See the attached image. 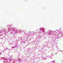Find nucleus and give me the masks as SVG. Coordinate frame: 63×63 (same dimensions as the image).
I'll return each mask as SVG.
<instances>
[{"mask_svg": "<svg viewBox=\"0 0 63 63\" xmlns=\"http://www.w3.org/2000/svg\"><path fill=\"white\" fill-rule=\"evenodd\" d=\"M43 35H44V34H43Z\"/></svg>", "mask_w": 63, "mask_h": 63, "instance_id": "33", "label": "nucleus"}, {"mask_svg": "<svg viewBox=\"0 0 63 63\" xmlns=\"http://www.w3.org/2000/svg\"><path fill=\"white\" fill-rule=\"evenodd\" d=\"M3 34H4L5 35L6 33H8V30L7 29H3L1 31H0V33H3Z\"/></svg>", "mask_w": 63, "mask_h": 63, "instance_id": "4", "label": "nucleus"}, {"mask_svg": "<svg viewBox=\"0 0 63 63\" xmlns=\"http://www.w3.org/2000/svg\"><path fill=\"white\" fill-rule=\"evenodd\" d=\"M36 34V33L35 32H31V33H30V36H33V35H35V34Z\"/></svg>", "mask_w": 63, "mask_h": 63, "instance_id": "9", "label": "nucleus"}, {"mask_svg": "<svg viewBox=\"0 0 63 63\" xmlns=\"http://www.w3.org/2000/svg\"><path fill=\"white\" fill-rule=\"evenodd\" d=\"M41 58H42V59H43V60H45V59H47L46 58V57H45V58H44V57H43V56H41Z\"/></svg>", "mask_w": 63, "mask_h": 63, "instance_id": "14", "label": "nucleus"}, {"mask_svg": "<svg viewBox=\"0 0 63 63\" xmlns=\"http://www.w3.org/2000/svg\"><path fill=\"white\" fill-rule=\"evenodd\" d=\"M12 34V35H13V38H15V35L16 34Z\"/></svg>", "mask_w": 63, "mask_h": 63, "instance_id": "15", "label": "nucleus"}, {"mask_svg": "<svg viewBox=\"0 0 63 63\" xmlns=\"http://www.w3.org/2000/svg\"><path fill=\"white\" fill-rule=\"evenodd\" d=\"M48 48H49V47H48Z\"/></svg>", "mask_w": 63, "mask_h": 63, "instance_id": "32", "label": "nucleus"}, {"mask_svg": "<svg viewBox=\"0 0 63 63\" xmlns=\"http://www.w3.org/2000/svg\"><path fill=\"white\" fill-rule=\"evenodd\" d=\"M56 50H57V51L58 52H59V51H60V50H59V49H58V48H57V49Z\"/></svg>", "mask_w": 63, "mask_h": 63, "instance_id": "22", "label": "nucleus"}, {"mask_svg": "<svg viewBox=\"0 0 63 63\" xmlns=\"http://www.w3.org/2000/svg\"><path fill=\"white\" fill-rule=\"evenodd\" d=\"M42 52H44V51H43V50H42Z\"/></svg>", "mask_w": 63, "mask_h": 63, "instance_id": "28", "label": "nucleus"}, {"mask_svg": "<svg viewBox=\"0 0 63 63\" xmlns=\"http://www.w3.org/2000/svg\"><path fill=\"white\" fill-rule=\"evenodd\" d=\"M52 50H54V49L53 48H52Z\"/></svg>", "mask_w": 63, "mask_h": 63, "instance_id": "26", "label": "nucleus"}, {"mask_svg": "<svg viewBox=\"0 0 63 63\" xmlns=\"http://www.w3.org/2000/svg\"><path fill=\"white\" fill-rule=\"evenodd\" d=\"M1 51L0 50V55H1V54H2V53L1 52Z\"/></svg>", "mask_w": 63, "mask_h": 63, "instance_id": "24", "label": "nucleus"}, {"mask_svg": "<svg viewBox=\"0 0 63 63\" xmlns=\"http://www.w3.org/2000/svg\"><path fill=\"white\" fill-rule=\"evenodd\" d=\"M5 35L4 34H0V36H2V38H1V39H2L3 38H5Z\"/></svg>", "mask_w": 63, "mask_h": 63, "instance_id": "11", "label": "nucleus"}, {"mask_svg": "<svg viewBox=\"0 0 63 63\" xmlns=\"http://www.w3.org/2000/svg\"><path fill=\"white\" fill-rule=\"evenodd\" d=\"M50 50H51L50 49V50H49V51H50Z\"/></svg>", "mask_w": 63, "mask_h": 63, "instance_id": "31", "label": "nucleus"}, {"mask_svg": "<svg viewBox=\"0 0 63 63\" xmlns=\"http://www.w3.org/2000/svg\"><path fill=\"white\" fill-rule=\"evenodd\" d=\"M45 32V28H40V31L39 32V33H43L46 34H47L48 36H54V35H58V34H61V31H59L58 30H56L54 32L52 31H49L46 32L45 33L44 32Z\"/></svg>", "mask_w": 63, "mask_h": 63, "instance_id": "1", "label": "nucleus"}, {"mask_svg": "<svg viewBox=\"0 0 63 63\" xmlns=\"http://www.w3.org/2000/svg\"><path fill=\"white\" fill-rule=\"evenodd\" d=\"M30 50H31V49H28L27 51V52H29Z\"/></svg>", "mask_w": 63, "mask_h": 63, "instance_id": "16", "label": "nucleus"}, {"mask_svg": "<svg viewBox=\"0 0 63 63\" xmlns=\"http://www.w3.org/2000/svg\"><path fill=\"white\" fill-rule=\"evenodd\" d=\"M31 33V31H29V32H28V33H26L25 32H24V35H25V36H27L26 37L27 38H28V36H30V33Z\"/></svg>", "mask_w": 63, "mask_h": 63, "instance_id": "6", "label": "nucleus"}, {"mask_svg": "<svg viewBox=\"0 0 63 63\" xmlns=\"http://www.w3.org/2000/svg\"><path fill=\"white\" fill-rule=\"evenodd\" d=\"M10 27H11V25H7V27L8 28V29H7L8 30V32H9V31H10V34H11V30H12V28H13L14 27L12 28H10Z\"/></svg>", "mask_w": 63, "mask_h": 63, "instance_id": "5", "label": "nucleus"}, {"mask_svg": "<svg viewBox=\"0 0 63 63\" xmlns=\"http://www.w3.org/2000/svg\"><path fill=\"white\" fill-rule=\"evenodd\" d=\"M59 37V36H58V35H56V36H55L54 38H52V39L53 40V42L55 43L54 44V45H55V46H56L57 44V42H56V39H58Z\"/></svg>", "mask_w": 63, "mask_h": 63, "instance_id": "3", "label": "nucleus"}, {"mask_svg": "<svg viewBox=\"0 0 63 63\" xmlns=\"http://www.w3.org/2000/svg\"><path fill=\"white\" fill-rule=\"evenodd\" d=\"M14 43H15L14 45H15V46L14 47H12V48H15L16 47H17V42H16V41H14V42H13V43H12V44H14Z\"/></svg>", "mask_w": 63, "mask_h": 63, "instance_id": "8", "label": "nucleus"}, {"mask_svg": "<svg viewBox=\"0 0 63 63\" xmlns=\"http://www.w3.org/2000/svg\"><path fill=\"white\" fill-rule=\"evenodd\" d=\"M22 40L23 39H24V37H21V38H18V40H19V41H20V40Z\"/></svg>", "mask_w": 63, "mask_h": 63, "instance_id": "13", "label": "nucleus"}, {"mask_svg": "<svg viewBox=\"0 0 63 63\" xmlns=\"http://www.w3.org/2000/svg\"><path fill=\"white\" fill-rule=\"evenodd\" d=\"M8 48H7L6 49H5V50H8Z\"/></svg>", "mask_w": 63, "mask_h": 63, "instance_id": "25", "label": "nucleus"}, {"mask_svg": "<svg viewBox=\"0 0 63 63\" xmlns=\"http://www.w3.org/2000/svg\"><path fill=\"white\" fill-rule=\"evenodd\" d=\"M16 60H13V63H16Z\"/></svg>", "mask_w": 63, "mask_h": 63, "instance_id": "17", "label": "nucleus"}, {"mask_svg": "<svg viewBox=\"0 0 63 63\" xmlns=\"http://www.w3.org/2000/svg\"><path fill=\"white\" fill-rule=\"evenodd\" d=\"M4 51H5V50H3V52H4Z\"/></svg>", "mask_w": 63, "mask_h": 63, "instance_id": "29", "label": "nucleus"}, {"mask_svg": "<svg viewBox=\"0 0 63 63\" xmlns=\"http://www.w3.org/2000/svg\"><path fill=\"white\" fill-rule=\"evenodd\" d=\"M51 55H52L51 56H47L46 57V59H48V58H51L52 56L53 55V54H52V53H51Z\"/></svg>", "mask_w": 63, "mask_h": 63, "instance_id": "10", "label": "nucleus"}, {"mask_svg": "<svg viewBox=\"0 0 63 63\" xmlns=\"http://www.w3.org/2000/svg\"><path fill=\"white\" fill-rule=\"evenodd\" d=\"M23 40L21 41V43L22 44H23L24 45H25V44H26V42H27L26 40L25 39H23Z\"/></svg>", "mask_w": 63, "mask_h": 63, "instance_id": "7", "label": "nucleus"}, {"mask_svg": "<svg viewBox=\"0 0 63 63\" xmlns=\"http://www.w3.org/2000/svg\"><path fill=\"white\" fill-rule=\"evenodd\" d=\"M54 62H55V61H53L49 63H55Z\"/></svg>", "mask_w": 63, "mask_h": 63, "instance_id": "18", "label": "nucleus"}, {"mask_svg": "<svg viewBox=\"0 0 63 63\" xmlns=\"http://www.w3.org/2000/svg\"><path fill=\"white\" fill-rule=\"evenodd\" d=\"M36 55L34 54V56H33V57H34V58H36Z\"/></svg>", "mask_w": 63, "mask_h": 63, "instance_id": "19", "label": "nucleus"}, {"mask_svg": "<svg viewBox=\"0 0 63 63\" xmlns=\"http://www.w3.org/2000/svg\"><path fill=\"white\" fill-rule=\"evenodd\" d=\"M18 61L19 62H21V59L20 58L18 59Z\"/></svg>", "mask_w": 63, "mask_h": 63, "instance_id": "12", "label": "nucleus"}, {"mask_svg": "<svg viewBox=\"0 0 63 63\" xmlns=\"http://www.w3.org/2000/svg\"><path fill=\"white\" fill-rule=\"evenodd\" d=\"M21 33V30H17L16 28H13L11 30V34H16V33Z\"/></svg>", "mask_w": 63, "mask_h": 63, "instance_id": "2", "label": "nucleus"}, {"mask_svg": "<svg viewBox=\"0 0 63 63\" xmlns=\"http://www.w3.org/2000/svg\"><path fill=\"white\" fill-rule=\"evenodd\" d=\"M24 31L22 30H21V33H23L24 32Z\"/></svg>", "mask_w": 63, "mask_h": 63, "instance_id": "23", "label": "nucleus"}, {"mask_svg": "<svg viewBox=\"0 0 63 63\" xmlns=\"http://www.w3.org/2000/svg\"><path fill=\"white\" fill-rule=\"evenodd\" d=\"M38 37L39 38H41V37H42V35H41L40 34Z\"/></svg>", "mask_w": 63, "mask_h": 63, "instance_id": "20", "label": "nucleus"}, {"mask_svg": "<svg viewBox=\"0 0 63 63\" xmlns=\"http://www.w3.org/2000/svg\"><path fill=\"white\" fill-rule=\"evenodd\" d=\"M50 42H51V43H52V42H53V39H51L50 40Z\"/></svg>", "mask_w": 63, "mask_h": 63, "instance_id": "21", "label": "nucleus"}, {"mask_svg": "<svg viewBox=\"0 0 63 63\" xmlns=\"http://www.w3.org/2000/svg\"><path fill=\"white\" fill-rule=\"evenodd\" d=\"M12 43H10V45H12Z\"/></svg>", "mask_w": 63, "mask_h": 63, "instance_id": "30", "label": "nucleus"}, {"mask_svg": "<svg viewBox=\"0 0 63 63\" xmlns=\"http://www.w3.org/2000/svg\"><path fill=\"white\" fill-rule=\"evenodd\" d=\"M45 51H47V50H46V49H45Z\"/></svg>", "mask_w": 63, "mask_h": 63, "instance_id": "27", "label": "nucleus"}]
</instances>
